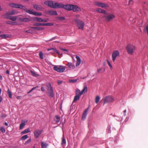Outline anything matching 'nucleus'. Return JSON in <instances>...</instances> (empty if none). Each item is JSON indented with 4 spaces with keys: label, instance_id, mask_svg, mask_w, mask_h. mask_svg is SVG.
Segmentation results:
<instances>
[{
    "label": "nucleus",
    "instance_id": "1",
    "mask_svg": "<svg viewBox=\"0 0 148 148\" xmlns=\"http://www.w3.org/2000/svg\"><path fill=\"white\" fill-rule=\"evenodd\" d=\"M47 90H48V95L50 98L53 97L54 96V94L53 92V90L51 85L50 83H49L47 85Z\"/></svg>",
    "mask_w": 148,
    "mask_h": 148
},
{
    "label": "nucleus",
    "instance_id": "2",
    "mask_svg": "<svg viewBox=\"0 0 148 148\" xmlns=\"http://www.w3.org/2000/svg\"><path fill=\"white\" fill-rule=\"evenodd\" d=\"M9 6L12 8H20L23 9L25 12L27 10V8L25 6L20 4H16L14 3H11L9 4Z\"/></svg>",
    "mask_w": 148,
    "mask_h": 148
},
{
    "label": "nucleus",
    "instance_id": "3",
    "mask_svg": "<svg viewBox=\"0 0 148 148\" xmlns=\"http://www.w3.org/2000/svg\"><path fill=\"white\" fill-rule=\"evenodd\" d=\"M114 101V99L111 96L106 97L103 99V105L105 103H108L113 102Z\"/></svg>",
    "mask_w": 148,
    "mask_h": 148
},
{
    "label": "nucleus",
    "instance_id": "4",
    "mask_svg": "<svg viewBox=\"0 0 148 148\" xmlns=\"http://www.w3.org/2000/svg\"><path fill=\"white\" fill-rule=\"evenodd\" d=\"M126 50L128 53L130 54H132L133 51L135 49V47L130 44L128 45L126 47Z\"/></svg>",
    "mask_w": 148,
    "mask_h": 148
},
{
    "label": "nucleus",
    "instance_id": "5",
    "mask_svg": "<svg viewBox=\"0 0 148 148\" xmlns=\"http://www.w3.org/2000/svg\"><path fill=\"white\" fill-rule=\"evenodd\" d=\"M75 22L77 25L78 28L79 29L83 30L84 25V23L82 21L78 20L76 19Z\"/></svg>",
    "mask_w": 148,
    "mask_h": 148
},
{
    "label": "nucleus",
    "instance_id": "6",
    "mask_svg": "<svg viewBox=\"0 0 148 148\" xmlns=\"http://www.w3.org/2000/svg\"><path fill=\"white\" fill-rule=\"evenodd\" d=\"M44 3L45 5L52 8H54L55 7V3L52 1H46L44 2Z\"/></svg>",
    "mask_w": 148,
    "mask_h": 148
},
{
    "label": "nucleus",
    "instance_id": "7",
    "mask_svg": "<svg viewBox=\"0 0 148 148\" xmlns=\"http://www.w3.org/2000/svg\"><path fill=\"white\" fill-rule=\"evenodd\" d=\"M53 69L54 70L59 72H63L65 70L64 67L61 66H55Z\"/></svg>",
    "mask_w": 148,
    "mask_h": 148
},
{
    "label": "nucleus",
    "instance_id": "8",
    "mask_svg": "<svg viewBox=\"0 0 148 148\" xmlns=\"http://www.w3.org/2000/svg\"><path fill=\"white\" fill-rule=\"evenodd\" d=\"M95 4V5L103 8H105L108 7V5L104 3H102L100 2H96Z\"/></svg>",
    "mask_w": 148,
    "mask_h": 148
},
{
    "label": "nucleus",
    "instance_id": "9",
    "mask_svg": "<svg viewBox=\"0 0 148 148\" xmlns=\"http://www.w3.org/2000/svg\"><path fill=\"white\" fill-rule=\"evenodd\" d=\"M103 17L105 18V19L106 21L109 22L112 21L115 17V16L113 14H110L107 15H105Z\"/></svg>",
    "mask_w": 148,
    "mask_h": 148
},
{
    "label": "nucleus",
    "instance_id": "10",
    "mask_svg": "<svg viewBox=\"0 0 148 148\" xmlns=\"http://www.w3.org/2000/svg\"><path fill=\"white\" fill-rule=\"evenodd\" d=\"M26 12L27 13L30 14L34 15L36 16H40L42 15V14L40 13H38L36 12H32L31 10H28L27 9Z\"/></svg>",
    "mask_w": 148,
    "mask_h": 148
},
{
    "label": "nucleus",
    "instance_id": "11",
    "mask_svg": "<svg viewBox=\"0 0 148 148\" xmlns=\"http://www.w3.org/2000/svg\"><path fill=\"white\" fill-rule=\"evenodd\" d=\"M119 56V52L118 51H113L112 53V60L113 62L115 60L116 58Z\"/></svg>",
    "mask_w": 148,
    "mask_h": 148
},
{
    "label": "nucleus",
    "instance_id": "12",
    "mask_svg": "<svg viewBox=\"0 0 148 148\" xmlns=\"http://www.w3.org/2000/svg\"><path fill=\"white\" fill-rule=\"evenodd\" d=\"M42 132V130H37L35 131L34 133L35 137L36 138H38L41 134Z\"/></svg>",
    "mask_w": 148,
    "mask_h": 148
},
{
    "label": "nucleus",
    "instance_id": "13",
    "mask_svg": "<svg viewBox=\"0 0 148 148\" xmlns=\"http://www.w3.org/2000/svg\"><path fill=\"white\" fill-rule=\"evenodd\" d=\"M72 10H73L74 12H79L81 10V9L77 5H72Z\"/></svg>",
    "mask_w": 148,
    "mask_h": 148
},
{
    "label": "nucleus",
    "instance_id": "14",
    "mask_svg": "<svg viewBox=\"0 0 148 148\" xmlns=\"http://www.w3.org/2000/svg\"><path fill=\"white\" fill-rule=\"evenodd\" d=\"M55 7L54 8H63L64 4L61 3H55Z\"/></svg>",
    "mask_w": 148,
    "mask_h": 148
},
{
    "label": "nucleus",
    "instance_id": "15",
    "mask_svg": "<svg viewBox=\"0 0 148 148\" xmlns=\"http://www.w3.org/2000/svg\"><path fill=\"white\" fill-rule=\"evenodd\" d=\"M88 110V108L86 109L83 113L82 117V120L84 121L86 119Z\"/></svg>",
    "mask_w": 148,
    "mask_h": 148
},
{
    "label": "nucleus",
    "instance_id": "16",
    "mask_svg": "<svg viewBox=\"0 0 148 148\" xmlns=\"http://www.w3.org/2000/svg\"><path fill=\"white\" fill-rule=\"evenodd\" d=\"M46 13L50 15H56L58 14L56 11L53 10L47 11L46 12Z\"/></svg>",
    "mask_w": 148,
    "mask_h": 148
},
{
    "label": "nucleus",
    "instance_id": "17",
    "mask_svg": "<svg viewBox=\"0 0 148 148\" xmlns=\"http://www.w3.org/2000/svg\"><path fill=\"white\" fill-rule=\"evenodd\" d=\"M15 13V11L14 10L9 11L8 12H7L4 15L5 17L10 16V15H14Z\"/></svg>",
    "mask_w": 148,
    "mask_h": 148
},
{
    "label": "nucleus",
    "instance_id": "18",
    "mask_svg": "<svg viewBox=\"0 0 148 148\" xmlns=\"http://www.w3.org/2000/svg\"><path fill=\"white\" fill-rule=\"evenodd\" d=\"M72 5L70 4H67L66 5H64V7L63 8L66 10L68 11H70L72 10Z\"/></svg>",
    "mask_w": 148,
    "mask_h": 148
},
{
    "label": "nucleus",
    "instance_id": "19",
    "mask_svg": "<svg viewBox=\"0 0 148 148\" xmlns=\"http://www.w3.org/2000/svg\"><path fill=\"white\" fill-rule=\"evenodd\" d=\"M6 18L12 20V21H16L17 18V16H8L7 17H5Z\"/></svg>",
    "mask_w": 148,
    "mask_h": 148
},
{
    "label": "nucleus",
    "instance_id": "20",
    "mask_svg": "<svg viewBox=\"0 0 148 148\" xmlns=\"http://www.w3.org/2000/svg\"><path fill=\"white\" fill-rule=\"evenodd\" d=\"M33 7L34 8L37 10H41L43 8L41 5L37 4H34L33 5Z\"/></svg>",
    "mask_w": 148,
    "mask_h": 148
},
{
    "label": "nucleus",
    "instance_id": "21",
    "mask_svg": "<svg viewBox=\"0 0 148 148\" xmlns=\"http://www.w3.org/2000/svg\"><path fill=\"white\" fill-rule=\"evenodd\" d=\"M11 35L8 34L0 35V37L2 39H7L11 37Z\"/></svg>",
    "mask_w": 148,
    "mask_h": 148
},
{
    "label": "nucleus",
    "instance_id": "22",
    "mask_svg": "<svg viewBox=\"0 0 148 148\" xmlns=\"http://www.w3.org/2000/svg\"><path fill=\"white\" fill-rule=\"evenodd\" d=\"M75 58L77 59L76 64V66H77L79 65L81 63V60L80 57L77 56H76Z\"/></svg>",
    "mask_w": 148,
    "mask_h": 148
},
{
    "label": "nucleus",
    "instance_id": "23",
    "mask_svg": "<svg viewBox=\"0 0 148 148\" xmlns=\"http://www.w3.org/2000/svg\"><path fill=\"white\" fill-rule=\"evenodd\" d=\"M66 65L68 66L70 69H73L75 68L74 64L71 62H68Z\"/></svg>",
    "mask_w": 148,
    "mask_h": 148
},
{
    "label": "nucleus",
    "instance_id": "24",
    "mask_svg": "<svg viewBox=\"0 0 148 148\" xmlns=\"http://www.w3.org/2000/svg\"><path fill=\"white\" fill-rule=\"evenodd\" d=\"M48 145V144L46 143L42 142L41 143V146L42 148H46Z\"/></svg>",
    "mask_w": 148,
    "mask_h": 148
},
{
    "label": "nucleus",
    "instance_id": "25",
    "mask_svg": "<svg viewBox=\"0 0 148 148\" xmlns=\"http://www.w3.org/2000/svg\"><path fill=\"white\" fill-rule=\"evenodd\" d=\"M60 119V117L58 115H56L54 117V120L56 122L58 123L59 122Z\"/></svg>",
    "mask_w": 148,
    "mask_h": 148
},
{
    "label": "nucleus",
    "instance_id": "26",
    "mask_svg": "<svg viewBox=\"0 0 148 148\" xmlns=\"http://www.w3.org/2000/svg\"><path fill=\"white\" fill-rule=\"evenodd\" d=\"M75 94L76 95H77L79 96H81V95L82 94L81 92L78 89H77L76 90Z\"/></svg>",
    "mask_w": 148,
    "mask_h": 148
},
{
    "label": "nucleus",
    "instance_id": "27",
    "mask_svg": "<svg viewBox=\"0 0 148 148\" xmlns=\"http://www.w3.org/2000/svg\"><path fill=\"white\" fill-rule=\"evenodd\" d=\"M105 69L104 68H101L98 69L97 70V72L98 73H103L105 71Z\"/></svg>",
    "mask_w": 148,
    "mask_h": 148
},
{
    "label": "nucleus",
    "instance_id": "28",
    "mask_svg": "<svg viewBox=\"0 0 148 148\" xmlns=\"http://www.w3.org/2000/svg\"><path fill=\"white\" fill-rule=\"evenodd\" d=\"M30 132V129L29 128H27L25 129V130L21 132L22 134H24L27 133H28Z\"/></svg>",
    "mask_w": 148,
    "mask_h": 148
},
{
    "label": "nucleus",
    "instance_id": "29",
    "mask_svg": "<svg viewBox=\"0 0 148 148\" xmlns=\"http://www.w3.org/2000/svg\"><path fill=\"white\" fill-rule=\"evenodd\" d=\"M32 28L34 29H36L38 30H42L43 29V28L40 27H32Z\"/></svg>",
    "mask_w": 148,
    "mask_h": 148
},
{
    "label": "nucleus",
    "instance_id": "30",
    "mask_svg": "<svg viewBox=\"0 0 148 148\" xmlns=\"http://www.w3.org/2000/svg\"><path fill=\"white\" fill-rule=\"evenodd\" d=\"M34 21L39 22H42V19L40 17H36L34 18Z\"/></svg>",
    "mask_w": 148,
    "mask_h": 148
},
{
    "label": "nucleus",
    "instance_id": "31",
    "mask_svg": "<svg viewBox=\"0 0 148 148\" xmlns=\"http://www.w3.org/2000/svg\"><path fill=\"white\" fill-rule=\"evenodd\" d=\"M80 96H78L77 95H76L74 97L73 100V102H75V101L79 100L80 98Z\"/></svg>",
    "mask_w": 148,
    "mask_h": 148
},
{
    "label": "nucleus",
    "instance_id": "32",
    "mask_svg": "<svg viewBox=\"0 0 148 148\" xmlns=\"http://www.w3.org/2000/svg\"><path fill=\"white\" fill-rule=\"evenodd\" d=\"M7 92L8 94V96L9 98H12V94L11 92L10 91V90L8 89L7 91Z\"/></svg>",
    "mask_w": 148,
    "mask_h": 148
},
{
    "label": "nucleus",
    "instance_id": "33",
    "mask_svg": "<svg viewBox=\"0 0 148 148\" xmlns=\"http://www.w3.org/2000/svg\"><path fill=\"white\" fill-rule=\"evenodd\" d=\"M100 99V97H99V96H96V97L95 98V103H98L99 102Z\"/></svg>",
    "mask_w": 148,
    "mask_h": 148
},
{
    "label": "nucleus",
    "instance_id": "34",
    "mask_svg": "<svg viewBox=\"0 0 148 148\" xmlns=\"http://www.w3.org/2000/svg\"><path fill=\"white\" fill-rule=\"evenodd\" d=\"M21 140H22V142H23V143H24L25 142V143H24V144H27L28 143H29L31 141V139H28V140H27V141H25V139H21Z\"/></svg>",
    "mask_w": 148,
    "mask_h": 148
},
{
    "label": "nucleus",
    "instance_id": "35",
    "mask_svg": "<svg viewBox=\"0 0 148 148\" xmlns=\"http://www.w3.org/2000/svg\"><path fill=\"white\" fill-rule=\"evenodd\" d=\"M23 22H27L30 21V19L29 18H23Z\"/></svg>",
    "mask_w": 148,
    "mask_h": 148
},
{
    "label": "nucleus",
    "instance_id": "36",
    "mask_svg": "<svg viewBox=\"0 0 148 148\" xmlns=\"http://www.w3.org/2000/svg\"><path fill=\"white\" fill-rule=\"evenodd\" d=\"M87 91V88L86 86H85L84 87L83 89L81 91L82 94L85 92H86Z\"/></svg>",
    "mask_w": 148,
    "mask_h": 148
},
{
    "label": "nucleus",
    "instance_id": "37",
    "mask_svg": "<svg viewBox=\"0 0 148 148\" xmlns=\"http://www.w3.org/2000/svg\"><path fill=\"white\" fill-rule=\"evenodd\" d=\"M35 26H45V23H35L34 24Z\"/></svg>",
    "mask_w": 148,
    "mask_h": 148
},
{
    "label": "nucleus",
    "instance_id": "38",
    "mask_svg": "<svg viewBox=\"0 0 148 148\" xmlns=\"http://www.w3.org/2000/svg\"><path fill=\"white\" fill-rule=\"evenodd\" d=\"M32 74L34 76L37 77L38 76V74H36L35 72L32 71H30Z\"/></svg>",
    "mask_w": 148,
    "mask_h": 148
},
{
    "label": "nucleus",
    "instance_id": "39",
    "mask_svg": "<svg viewBox=\"0 0 148 148\" xmlns=\"http://www.w3.org/2000/svg\"><path fill=\"white\" fill-rule=\"evenodd\" d=\"M39 56L40 58L41 59H42L43 58V54L42 52L40 51L39 53Z\"/></svg>",
    "mask_w": 148,
    "mask_h": 148
},
{
    "label": "nucleus",
    "instance_id": "40",
    "mask_svg": "<svg viewBox=\"0 0 148 148\" xmlns=\"http://www.w3.org/2000/svg\"><path fill=\"white\" fill-rule=\"evenodd\" d=\"M50 50H53L54 52H56L59 55L60 54V53L58 51V50H56L55 49H54L53 48H51V49H50ZM50 50V49H48V51H49Z\"/></svg>",
    "mask_w": 148,
    "mask_h": 148
},
{
    "label": "nucleus",
    "instance_id": "41",
    "mask_svg": "<svg viewBox=\"0 0 148 148\" xmlns=\"http://www.w3.org/2000/svg\"><path fill=\"white\" fill-rule=\"evenodd\" d=\"M77 79H70L69 80V82L70 83H75L76 82H77Z\"/></svg>",
    "mask_w": 148,
    "mask_h": 148
},
{
    "label": "nucleus",
    "instance_id": "42",
    "mask_svg": "<svg viewBox=\"0 0 148 148\" xmlns=\"http://www.w3.org/2000/svg\"><path fill=\"white\" fill-rule=\"evenodd\" d=\"M57 18L58 20L60 21H62L65 20V18L64 17H57Z\"/></svg>",
    "mask_w": 148,
    "mask_h": 148
},
{
    "label": "nucleus",
    "instance_id": "43",
    "mask_svg": "<svg viewBox=\"0 0 148 148\" xmlns=\"http://www.w3.org/2000/svg\"><path fill=\"white\" fill-rule=\"evenodd\" d=\"M25 125V123H22L20 125V129H21L23 128V127Z\"/></svg>",
    "mask_w": 148,
    "mask_h": 148
},
{
    "label": "nucleus",
    "instance_id": "44",
    "mask_svg": "<svg viewBox=\"0 0 148 148\" xmlns=\"http://www.w3.org/2000/svg\"><path fill=\"white\" fill-rule=\"evenodd\" d=\"M38 87V86H36L35 87L33 88L29 91L27 92V93H29L31 92L33 90L36 89Z\"/></svg>",
    "mask_w": 148,
    "mask_h": 148
},
{
    "label": "nucleus",
    "instance_id": "45",
    "mask_svg": "<svg viewBox=\"0 0 148 148\" xmlns=\"http://www.w3.org/2000/svg\"><path fill=\"white\" fill-rule=\"evenodd\" d=\"M0 130L1 132L3 133H4L5 132V128L3 127H1Z\"/></svg>",
    "mask_w": 148,
    "mask_h": 148
},
{
    "label": "nucleus",
    "instance_id": "46",
    "mask_svg": "<svg viewBox=\"0 0 148 148\" xmlns=\"http://www.w3.org/2000/svg\"><path fill=\"white\" fill-rule=\"evenodd\" d=\"M28 138V136L27 135H25L23 136L21 139H27Z\"/></svg>",
    "mask_w": 148,
    "mask_h": 148
},
{
    "label": "nucleus",
    "instance_id": "47",
    "mask_svg": "<svg viewBox=\"0 0 148 148\" xmlns=\"http://www.w3.org/2000/svg\"><path fill=\"white\" fill-rule=\"evenodd\" d=\"M53 25V24L51 23H45V26H51Z\"/></svg>",
    "mask_w": 148,
    "mask_h": 148
},
{
    "label": "nucleus",
    "instance_id": "48",
    "mask_svg": "<svg viewBox=\"0 0 148 148\" xmlns=\"http://www.w3.org/2000/svg\"><path fill=\"white\" fill-rule=\"evenodd\" d=\"M101 8H98L96 10V11L98 12L101 13Z\"/></svg>",
    "mask_w": 148,
    "mask_h": 148
},
{
    "label": "nucleus",
    "instance_id": "49",
    "mask_svg": "<svg viewBox=\"0 0 148 148\" xmlns=\"http://www.w3.org/2000/svg\"><path fill=\"white\" fill-rule=\"evenodd\" d=\"M107 62L108 64V65L110 67V68H112V66L111 65V64L110 63V61H108V60H107Z\"/></svg>",
    "mask_w": 148,
    "mask_h": 148
},
{
    "label": "nucleus",
    "instance_id": "50",
    "mask_svg": "<svg viewBox=\"0 0 148 148\" xmlns=\"http://www.w3.org/2000/svg\"><path fill=\"white\" fill-rule=\"evenodd\" d=\"M66 143V141L65 139H62V144L63 145L64 144H65Z\"/></svg>",
    "mask_w": 148,
    "mask_h": 148
},
{
    "label": "nucleus",
    "instance_id": "51",
    "mask_svg": "<svg viewBox=\"0 0 148 148\" xmlns=\"http://www.w3.org/2000/svg\"><path fill=\"white\" fill-rule=\"evenodd\" d=\"M62 81L61 80H58V84L59 85L62 84Z\"/></svg>",
    "mask_w": 148,
    "mask_h": 148
},
{
    "label": "nucleus",
    "instance_id": "52",
    "mask_svg": "<svg viewBox=\"0 0 148 148\" xmlns=\"http://www.w3.org/2000/svg\"><path fill=\"white\" fill-rule=\"evenodd\" d=\"M106 10H105L102 9L101 10V13L102 14H106Z\"/></svg>",
    "mask_w": 148,
    "mask_h": 148
},
{
    "label": "nucleus",
    "instance_id": "53",
    "mask_svg": "<svg viewBox=\"0 0 148 148\" xmlns=\"http://www.w3.org/2000/svg\"><path fill=\"white\" fill-rule=\"evenodd\" d=\"M18 20L19 21H21V22L23 21V18H22L21 17H19L18 18Z\"/></svg>",
    "mask_w": 148,
    "mask_h": 148
},
{
    "label": "nucleus",
    "instance_id": "54",
    "mask_svg": "<svg viewBox=\"0 0 148 148\" xmlns=\"http://www.w3.org/2000/svg\"><path fill=\"white\" fill-rule=\"evenodd\" d=\"M12 22L10 21H7L6 22V23L8 24H12Z\"/></svg>",
    "mask_w": 148,
    "mask_h": 148
},
{
    "label": "nucleus",
    "instance_id": "55",
    "mask_svg": "<svg viewBox=\"0 0 148 148\" xmlns=\"http://www.w3.org/2000/svg\"><path fill=\"white\" fill-rule=\"evenodd\" d=\"M6 116L7 115L5 114H3L1 115V117L2 118H3L6 117Z\"/></svg>",
    "mask_w": 148,
    "mask_h": 148
},
{
    "label": "nucleus",
    "instance_id": "56",
    "mask_svg": "<svg viewBox=\"0 0 148 148\" xmlns=\"http://www.w3.org/2000/svg\"><path fill=\"white\" fill-rule=\"evenodd\" d=\"M47 19H42V22H47Z\"/></svg>",
    "mask_w": 148,
    "mask_h": 148
},
{
    "label": "nucleus",
    "instance_id": "57",
    "mask_svg": "<svg viewBox=\"0 0 148 148\" xmlns=\"http://www.w3.org/2000/svg\"><path fill=\"white\" fill-rule=\"evenodd\" d=\"M61 49L62 51H68V50L65 49L61 48Z\"/></svg>",
    "mask_w": 148,
    "mask_h": 148
},
{
    "label": "nucleus",
    "instance_id": "58",
    "mask_svg": "<svg viewBox=\"0 0 148 148\" xmlns=\"http://www.w3.org/2000/svg\"><path fill=\"white\" fill-rule=\"evenodd\" d=\"M132 1L133 0H130L129 1V4H132Z\"/></svg>",
    "mask_w": 148,
    "mask_h": 148
},
{
    "label": "nucleus",
    "instance_id": "59",
    "mask_svg": "<svg viewBox=\"0 0 148 148\" xmlns=\"http://www.w3.org/2000/svg\"><path fill=\"white\" fill-rule=\"evenodd\" d=\"M41 90L43 91V92H44L45 90L44 89V87H42L41 88Z\"/></svg>",
    "mask_w": 148,
    "mask_h": 148
},
{
    "label": "nucleus",
    "instance_id": "60",
    "mask_svg": "<svg viewBox=\"0 0 148 148\" xmlns=\"http://www.w3.org/2000/svg\"><path fill=\"white\" fill-rule=\"evenodd\" d=\"M126 110H125L123 111L124 114V115L125 116H126Z\"/></svg>",
    "mask_w": 148,
    "mask_h": 148
},
{
    "label": "nucleus",
    "instance_id": "61",
    "mask_svg": "<svg viewBox=\"0 0 148 148\" xmlns=\"http://www.w3.org/2000/svg\"><path fill=\"white\" fill-rule=\"evenodd\" d=\"M21 97L20 96H18L16 97L18 99H20L21 98Z\"/></svg>",
    "mask_w": 148,
    "mask_h": 148
},
{
    "label": "nucleus",
    "instance_id": "62",
    "mask_svg": "<svg viewBox=\"0 0 148 148\" xmlns=\"http://www.w3.org/2000/svg\"><path fill=\"white\" fill-rule=\"evenodd\" d=\"M9 73H10V72H9V71L8 70H7L6 71V73L7 74H9Z\"/></svg>",
    "mask_w": 148,
    "mask_h": 148
},
{
    "label": "nucleus",
    "instance_id": "63",
    "mask_svg": "<svg viewBox=\"0 0 148 148\" xmlns=\"http://www.w3.org/2000/svg\"><path fill=\"white\" fill-rule=\"evenodd\" d=\"M4 125L6 126H8V124L6 122H5L4 123Z\"/></svg>",
    "mask_w": 148,
    "mask_h": 148
},
{
    "label": "nucleus",
    "instance_id": "64",
    "mask_svg": "<svg viewBox=\"0 0 148 148\" xmlns=\"http://www.w3.org/2000/svg\"><path fill=\"white\" fill-rule=\"evenodd\" d=\"M2 100V98L1 97H0V103H1V102Z\"/></svg>",
    "mask_w": 148,
    "mask_h": 148
}]
</instances>
